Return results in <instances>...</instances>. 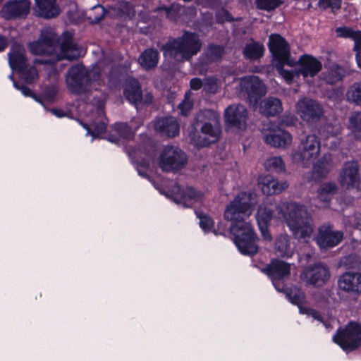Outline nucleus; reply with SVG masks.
<instances>
[{"mask_svg": "<svg viewBox=\"0 0 361 361\" xmlns=\"http://www.w3.org/2000/svg\"><path fill=\"white\" fill-rule=\"evenodd\" d=\"M255 192H241L226 207L224 217L233 222L231 231L239 251L243 255H252L257 252V237L249 222L245 218L250 216L257 204Z\"/></svg>", "mask_w": 361, "mask_h": 361, "instance_id": "1", "label": "nucleus"}, {"mask_svg": "<svg viewBox=\"0 0 361 361\" xmlns=\"http://www.w3.org/2000/svg\"><path fill=\"white\" fill-rule=\"evenodd\" d=\"M278 212L279 218H283L295 239L307 243L313 233L312 219L307 208L296 202H281L274 205L264 202L259 206L256 219L258 224L268 225L273 217L274 209Z\"/></svg>", "mask_w": 361, "mask_h": 361, "instance_id": "2", "label": "nucleus"}, {"mask_svg": "<svg viewBox=\"0 0 361 361\" xmlns=\"http://www.w3.org/2000/svg\"><path fill=\"white\" fill-rule=\"evenodd\" d=\"M28 49L35 55L50 56L49 61L36 59L35 63H54L63 59L73 61L79 58L81 54V50L74 43L71 34L64 32L59 37L50 27L42 30L38 40L29 43Z\"/></svg>", "mask_w": 361, "mask_h": 361, "instance_id": "3", "label": "nucleus"}, {"mask_svg": "<svg viewBox=\"0 0 361 361\" xmlns=\"http://www.w3.org/2000/svg\"><path fill=\"white\" fill-rule=\"evenodd\" d=\"M202 42L194 33L185 32L180 37L169 41L162 47L164 55L178 61L190 60L201 49Z\"/></svg>", "mask_w": 361, "mask_h": 361, "instance_id": "4", "label": "nucleus"}, {"mask_svg": "<svg viewBox=\"0 0 361 361\" xmlns=\"http://www.w3.org/2000/svg\"><path fill=\"white\" fill-rule=\"evenodd\" d=\"M102 63L99 62L90 71H86L83 66L76 65L69 69L66 74V84L68 90L75 94H80L88 91L87 84L101 79L105 71H101Z\"/></svg>", "mask_w": 361, "mask_h": 361, "instance_id": "5", "label": "nucleus"}, {"mask_svg": "<svg viewBox=\"0 0 361 361\" xmlns=\"http://www.w3.org/2000/svg\"><path fill=\"white\" fill-rule=\"evenodd\" d=\"M194 128L204 135L202 140H197V145L206 146L215 142L221 133L219 114L209 109L200 111L195 116Z\"/></svg>", "mask_w": 361, "mask_h": 361, "instance_id": "6", "label": "nucleus"}, {"mask_svg": "<svg viewBox=\"0 0 361 361\" xmlns=\"http://www.w3.org/2000/svg\"><path fill=\"white\" fill-rule=\"evenodd\" d=\"M269 48L274 59L279 61L276 66L279 73L288 82L290 83L294 79L292 71H287L283 68L284 64L293 66L295 62L290 58V47L288 43L278 34H272L269 39Z\"/></svg>", "mask_w": 361, "mask_h": 361, "instance_id": "7", "label": "nucleus"}, {"mask_svg": "<svg viewBox=\"0 0 361 361\" xmlns=\"http://www.w3.org/2000/svg\"><path fill=\"white\" fill-rule=\"evenodd\" d=\"M333 341L346 351L357 348L361 345V324L349 322L345 328L337 331Z\"/></svg>", "mask_w": 361, "mask_h": 361, "instance_id": "8", "label": "nucleus"}, {"mask_svg": "<svg viewBox=\"0 0 361 361\" xmlns=\"http://www.w3.org/2000/svg\"><path fill=\"white\" fill-rule=\"evenodd\" d=\"M188 161L185 153L176 146H166L161 152L158 165L164 171L175 172L183 169Z\"/></svg>", "mask_w": 361, "mask_h": 361, "instance_id": "9", "label": "nucleus"}, {"mask_svg": "<svg viewBox=\"0 0 361 361\" xmlns=\"http://www.w3.org/2000/svg\"><path fill=\"white\" fill-rule=\"evenodd\" d=\"M320 152V142L314 135H308L300 140L298 151L292 153L293 161L310 164L314 160Z\"/></svg>", "mask_w": 361, "mask_h": 361, "instance_id": "10", "label": "nucleus"}, {"mask_svg": "<svg viewBox=\"0 0 361 361\" xmlns=\"http://www.w3.org/2000/svg\"><path fill=\"white\" fill-rule=\"evenodd\" d=\"M329 267L324 263H317L307 267L300 274V279L307 285L321 287L330 278Z\"/></svg>", "mask_w": 361, "mask_h": 361, "instance_id": "11", "label": "nucleus"}, {"mask_svg": "<svg viewBox=\"0 0 361 361\" xmlns=\"http://www.w3.org/2000/svg\"><path fill=\"white\" fill-rule=\"evenodd\" d=\"M338 180L343 188H356L361 191V175L358 163L353 160L345 162L340 171Z\"/></svg>", "mask_w": 361, "mask_h": 361, "instance_id": "12", "label": "nucleus"}, {"mask_svg": "<svg viewBox=\"0 0 361 361\" xmlns=\"http://www.w3.org/2000/svg\"><path fill=\"white\" fill-rule=\"evenodd\" d=\"M30 9L28 0H11L1 8V16L6 20L25 18Z\"/></svg>", "mask_w": 361, "mask_h": 361, "instance_id": "13", "label": "nucleus"}, {"mask_svg": "<svg viewBox=\"0 0 361 361\" xmlns=\"http://www.w3.org/2000/svg\"><path fill=\"white\" fill-rule=\"evenodd\" d=\"M297 114L307 122L316 121L322 114L321 106L314 100L309 98H302L296 104Z\"/></svg>", "mask_w": 361, "mask_h": 361, "instance_id": "14", "label": "nucleus"}, {"mask_svg": "<svg viewBox=\"0 0 361 361\" xmlns=\"http://www.w3.org/2000/svg\"><path fill=\"white\" fill-rule=\"evenodd\" d=\"M241 91H244L250 99L257 101L266 94L265 85L257 76H246L240 79Z\"/></svg>", "mask_w": 361, "mask_h": 361, "instance_id": "15", "label": "nucleus"}, {"mask_svg": "<svg viewBox=\"0 0 361 361\" xmlns=\"http://www.w3.org/2000/svg\"><path fill=\"white\" fill-rule=\"evenodd\" d=\"M339 290L352 295L361 293V273L347 271L338 279Z\"/></svg>", "mask_w": 361, "mask_h": 361, "instance_id": "16", "label": "nucleus"}, {"mask_svg": "<svg viewBox=\"0 0 361 361\" xmlns=\"http://www.w3.org/2000/svg\"><path fill=\"white\" fill-rule=\"evenodd\" d=\"M227 123L238 129H245L247 119L246 108L240 104H233L228 106L224 112Z\"/></svg>", "mask_w": 361, "mask_h": 361, "instance_id": "17", "label": "nucleus"}, {"mask_svg": "<svg viewBox=\"0 0 361 361\" xmlns=\"http://www.w3.org/2000/svg\"><path fill=\"white\" fill-rule=\"evenodd\" d=\"M343 238L341 231L334 230L331 226L323 225L319 228L317 243L321 248L331 247L337 245Z\"/></svg>", "mask_w": 361, "mask_h": 361, "instance_id": "18", "label": "nucleus"}, {"mask_svg": "<svg viewBox=\"0 0 361 361\" xmlns=\"http://www.w3.org/2000/svg\"><path fill=\"white\" fill-rule=\"evenodd\" d=\"M258 185L262 192L267 195L279 194L289 186L286 180L279 181L269 175L259 176Z\"/></svg>", "mask_w": 361, "mask_h": 361, "instance_id": "19", "label": "nucleus"}, {"mask_svg": "<svg viewBox=\"0 0 361 361\" xmlns=\"http://www.w3.org/2000/svg\"><path fill=\"white\" fill-rule=\"evenodd\" d=\"M299 68L297 72H293L294 77L302 75L304 78L314 77L322 69V65L319 61L311 56L304 55L298 61Z\"/></svg>", "mask_w": 361, "mask_h": 361, "instance_id": "20", "label": "nucleus"}, {"mask_svg": "<svg viewBox=\"0 0 361 361\" xmlns=\"http://www.w3.org/2000/svg\"><path fill=\"white\" fill-rule=\"evenodd\" d=\"M172 192L176 194L175 200L183 204L185 207H190L195 202L200 200L202 194L195 191L192 188L187 187L181 189L178 185H174Z\"/></svg>", "mask_w": 361, "mask_h": 361, "instance_id": "21", "label": "nucleus"}, {"mask_svg": "<svg viewBox=\"0 0 361 361\" xmlns=\"http://www.w3.org/2000/svg\"><path fill=\"white\" fill-rule=\"evenodd\" d=\"M35 11L37 15L44 18H52L60 13V8L56 0H35Z\"/></svg>", "mask_w": 361, "mask_h": 361, "instance_id": "22", "label": "nucleus"}, {"mask_svg": "<svg viewBox=\"0 0 361 361\" xmlns=\"http://www.w3.org/2000/svg\"><path fill=\"white\" fill-rule=\"evenodd\" d=\"M265 142L274 147H285L291 144L292 136L289 133L277 128L270 131L265 136Z\"/></svg>", "mask_w": 361, "mask_h": 361, "instance_id": "23", "label": "nucleus"}, {"mask_svg": "<svg viewBox=\"0 0 361 361\" xmlns=\"http://www.w3.org/2000/svg\"><path fill=\"white\" fill-rule=\"evenodd\" d=\"M154 128L160 134L171 137L176 136L179 133V125L176 119L171 116L157 120Z\"/></svg>", "mask_w": 361, "mask_h": 361, "instance_id": "24", "label": "nucleus"}, {"mask_svg": "<svg viewBox=\"0 0 361 361\" xmlns=\"http://www.w3.org/2000/svg\"><path fill=\"white\" fill-rule=\"evenodd\" d=\"M8 61L11 68L23 71L27 66V59L25 56V49L19 44H15L12 46L11 51L8 53Z\"/></svg>", "mask_w": 361, "mask_h": 361, "instance_id": "25", "label": "nucleus"}, {"mask_svg": "<svg viewBox=\"0 0 361 361\" xmlns=\"http://www.w3.org/2000/svg\"><path fill=\"white\" fill-rule=\"evenodd\" d=\"M286 296L292 303L298 305L300 312L309 314L314 319L323 322L322 317L319 315V314L317 312H315L313 310L303 308L300 306V305L305 300V295L300 289L298 288H293L286 293Z\"/></svg>", "mask_w": 361, "mask_h": 361, "instance_id": "26", "label": "nucleus"}, {"mask_svg": "<svg viewBox=\"0 0 361 361\" xmlns=\"http://www.w3.org/2000/svg\"><path fill=\"white\" fill-rule=\"evenodd\" d=\"M269 275L273 280H280L290 273V264L281 260H274L268 267Z\"/></svg>", "mask_w": 361, "mask_h": 361, "instance_id": "27", "label": "nucleus"}, {"mask_svg": "<svg viewBox=\"0 0 361 361\" xmlns=\"http://www.w3.org/2000/svg\"><path fill=\"white\" fill-rule=\"evenodd\" d=\"M341 131V126L340 123L337 121H334V123H327L320 130V133L324 138L328 139L332 137V142L329 144L326 143V145L330 148H335L338 144V140L336 138V136Z\"/></svg>", "mask_w": 361, "mask_h": 361, "instance_id": "28", "label": "nucleus"}, {"mask_svg": "<svg viewBox=\"0 0 361 361\" xmlns=\"http://www.w3.org/2000/svg\"><path fill=\"white\" fill-rule=\"evenodd\" d=\"M124 94L131 103H137L142 99V91L137 80L130 78L126 80Z\"/></svg>", "mask_w": 361, "mask_h": 361, "instance_id": "29", "label": "nucleus"}, {"mask_svg": "<svg viewBox=\"0 0 361 361\" xmlns=\"http://www.w3.org/2000/svg\"><path fill=\"white\" fill-rule=\"evenodd\" d=\"M260 112L266 116H275L282 111L281 102L275 97H269L262 102Z\"/></svg>", "mask_w": 361, "mask_h": 361, "instance_id": "30", "label": "nucleus"}, {"mask_svg": "<svg viewBox=\"0 0 361 361\" xmlns=\"http://www.w3.org/2000/svg\"><path fill=\"white\" fill-rule=\"evenodd\" d=\"M332 168V158L329 154H325L320 158L313 166V175L316 178H322L326 176Z\"/></svg>", "mask_w": 361, "mask_h": 361, "instance_id": "31", "label": "nucleus"}, {"mask_svg": "<svg viewBox=\"0 0 361 361\" xmlns=\"http://www.w3.org/2000/svg\"><path fill=\"white\" fill-rule=\"evenodd\" d=\"M159 61V53L154 49H147L140 56L138 61L145 69L154 68Z\"/></svg>", "mask_w": 361, "mask_h": 361, "instance_id": "32", "label": "nucleus"}, {"mask_svg": "<svg viewBox=\"0 0 361 361\" xmlns=\"http://www.w3.org/2000/svg\"><path fill=\"white\" fill-rule=\"evenodd\" d=\"M276 252L281 257H290L294 252V247L290 243V238L287 235H280L276 242Z\"/></svg>", "mask_w": 361, "mask_h": 361, "instance_id": "33", "label": "nucleus"}, {"mask_svg": "<svg viewBox=\"0 0 361 361\" xmlns=\"http://www.w3.org/2000/svg\"><path fill=\"white\" fill-rule=\"evenodd\" d=\"M337 190L336 185L333 183H324L322 184L317 190V198L326 204L331 197L336 193Z\"/></svg>", "mask_w": 361, "mask_h": 361, "instance_id": "34", "label": "nucleus"}, {"mask_svg": "<svg viewBox=\"0 0 361 361\" xmlns=\"http://www.w3.org/2000/svg\"><path fill=\"white\" fill-rule=\"evenodd\" d=\"M264 51L262 44L252 41L246 44L243 49V54L247 59L255 60L263 55Z\"/></svg>", "mask_w": 361, "mask_h": 361, "instance_id": "35", "label": "nucleus"}, {"mask_svg": "<svg viewBox=\"0 0 361 361\" xmlns=\"http://www.w3.org/2000/svg\"><path fill=\"white\" fill-rule=\"evenodd\" d=\"M343 68L338 64H333L329 67L324 75V80L329 84H335L344 77Z\"/></svg>", "mask_w": 361, "mask_h": 361, "instance_id": "36", "label": "nucleus"}, {"mask_svg": "<svg viewBox=\"0 0 361 361\" xmlns=\"http://www.w3.org/2000/svg\"><path fill=\"white\" fill-rule=\"evenodd\" d=\"M113 134L110 135V141L116 142V138H113L114 136H118L119 138L130 139L133 135V132L126 123H116L113 126Z\"/></svg>", "mask_w": 361, "mask_h": 361, "instance_id": "37", "label": "nucleus"}, {"mask_svg": "<svg viewBox=\"0 0 361 361\" xmlns=\"http://www.w3.org/2000/svg\"><path fill=\"white\" fill-rule=\"evenodd\" d=\"M264 166L267 171H270L282 173L286 171L285 164L280 157H273L268 159L264 164Z\"/></svg>", "mask_w": 361, "mask_h": 361, "instance_id": "38", "label": "nucleus"}, {"mask_svg": "<svg viewBox=\"0 0 361 361\" xmlns=\"http://www.w3.org/2000/svg\"><path fill=\"white\" fill-rule=\"evenodd\" d=\"M346 96L349 101L361 105V81L353 83L348 88Z\"/></svg>", "mask_w": 361, "mask_h": 361, "instance_id": "39", "label": "nucleus"}, {"mask_svg": "<svg viewBox=\"0 0 361 361\" xmlns=\"http://www.w3.org/2000/svg\"><path fill=\"white\" fill-rule=\"evenodd\" d=\"M348 128L356 137H361V112H355L350 116Z\"/></svg>", "mask_w": 361, "mask_h": 361, "instance_id": "40", "label": "nucleus"}, {"mask_svg": "<svg viewBox=\"0 0 361 361\" xmlns=\"http://www.w3.org/2000/svg\"><path fill=\"white\" fill-rule=\"evenodd\" d=\"M223 47L217 45H210L207 48L205 56L207 62H213L219 59L223 54Z\"/></svg>", "mask_w": 361, "mask_h": 361, "instance_id": "41", "label": "nucleus"}, {"mask_svg": "<svg viewBox=\"0 0 361 361\" xmlns=\"http://www.w3.org/2000/svg\"><path fill=\"white\" fill-rule=\"evenodd\" d=\"M340 264L347 269H354L360 266L361 261L357 255L352 254L343 257L341 259Z\"/></svg>", "mask_w": 361, "mask_h": 361, "instance_id": "42", "label": "nucleus"}, {"mask_svg": "<svg viewBox=\"0 0 361 361\" xmlns=\"http://www.w3.org/2000/svg\"><path fill=\"white\" fill-rule=\"evenodd\" d=\"M344 224L346 226L361 231V214L355 213L353 215L346 216L344 219Z\"/></svg>", "mask_w": 361, "mask_h": 361, "instance_id": "43", "label": "nucleus"}, {"mask_svg": "<svg viewBox=\"0 0 361 361\" xmlns=\"http://www.w3.org/2000/svg\"><path fill=\"white\" fill-rule=\"evenodd\" d=\"M219 87V82L214 78H208L204 80V90L207 93L215 94Z\"/></svg>", "mask_w": 361, "mask_h": 361, "instance_id": "44", "label": "nucleus"}, {"mask_svg": "<svg viewBox=\"0 0 361 361\" xmlns=\"http://www.w3.org/2000/svg\"><path fill=\"white\" fill-rule=\"evenodd\" d=\"M104 13V8L100 5H97L92 8V11L89 14L88 18L92 23H97L103 18Z\"/></svg>", "mask_w": 361, "mask_h": 361, "instance_id": "45", "label": "nucleus"}, {"mask_svg": "<svg viewBox=\"0 0 361 361\" xmlns=\"http://www.w3.org/2000/svg\"><path fill=\"white\" fill-rule=\"evenodd\" d=\"M256 2L259 8L268 11L275 9L281 4L280 0H257Z\"/></svg>", "mask_w": 361, "mask_h": 361, "instance_id": "46", "label": "nucleus"}, {"mask_svg": "<svg viewBox=\"0 0 361 361\" xmlns=\"http://www.w3.org/2000/svg\"><path fill=\"white\" fill-rule=\"evenodd\" d=\"M341 0H319V6L322 9H331L333 12L341 8Z\"/></svg>", "mask_w": 361, "mask_h": 361, "instance_id": "47", "label": "nucleus"}, {"mask_svg": "<svg viewBox=\"0 0 361 361\" xmlns=\"http://www.w3.org/2000/svg\"><path fill=\"white\" fill-rule=\"evenodd\" d=\"M20 72L22 73V75L24 78V79L27 82H32L35 81L38 78V73L37 71L35 68L31 67L30 68H27V65L26 66V68L23 71H20Z\"/></svg>", "mask_w": 361, "mask_h": 361, "instance_id": "48", "label": "nucleus"}, {"mask_svg": "<svg viewBox=\"0 0 361 361\" xmlns=\"http://www.w3.org/2000/svg\"><path fill=\"white\" fill-rule=\"evenodd\" d=\"M85 128L87 130L88 133L92 135L94 137L98 136L106 130V123L103 121L98 123H93L92 126V129L85 126Z\"/></svg>", "mask_w": 361, "mask_h": 361, "instance_id": "49", "label": "nucleus"}, {"mask_svg": "<svg viewBox=\"0 0 361 361\" xmlns=\"http://www.w3.org/2000/svg\"><path fill=\"white\" fill-rule=\"evenodd\" d=\"M200 219V226L205 231H209L213 226V221L209 216L207 215L198 214Z\"/></svg>", "mask_w": 361, "mask_h": 361, "instance_id": "50", "label": "nucleus"}, {"mask_svg": "<svg viewBox=\"0 0 361 361\" xmlns=\"http://www.w3.org/2000/svg\"><path fill=\"white\" fill-rule=\"evenodd\" d=\"M356 30H353V29L343 26L339 27L336 29V33L337 36L340 37H348L352 39Z\"/></svg>", "mask_w": 361, "mask_h": 361, "instance_id": "51", "label": "nucleus"}, {"mask_svg": "<svg viewBox=\"0 0 361 361\" xmlns=\"http://www.w3.org/2000/svg\"><path fill=\"white\" fill-rule=\"evenodd\" d=\"M192 102L189 98H185L179 105L178 109L180 111V114L183 116H186L188 113L192 108Z\"/></svg>", "mask_w": 361, "mask_h": 361, "instance_id": "52", "label": "nucleus"}, {"mask_svg": "<svg viewBox=\"0 0 361 361\" xmlns=\"http://www.w3.org/2000/svg\"><path fill=\"white\" fill-rule=\"evenodd\" d=\"M13 85L16 89L19 90L23 95H25L26 97H32L36 101L40 102V101L39 99H37V97L33 94L30 88H28L27 87H26L25 85H19L16 82H13Z\"/></svg>", "mask_w": 361, "mask_h": 361, "instance_id": "53", "label": "nucleus"}, {"mask_svg": "<svg viewBox=\"0 0 361 361\" xmlns=\"http://www.w3.org/2000/svg\"><path fill=\"white\" fill-rule=\"evenodd\" d=\"M58 92V89L56 86L52 85L50 87H46L44 91V96L49 100H52L56 96Z\"/></svg>", "mask_w": 361, "mask_h": 361, "instance_id": "54", "label": "nucleus"}, {"mask_svg": "<svg viewBox=\"0 0 361 361\" xmlns=\"http://www.w3.org/2000/svg\"><path fill=\"white\" fill-rule=\"evenodd\" d=\"M190 85L192 90H198L201 87H204V82L200 78H195L190 80Z\"/></svg>", "mask_w": 361, "mask_h": 361, "instance_id": "55", "label": "nucleus"}, {"mask_svg": "<svg viewBox=\"0 0 361 361\" xmlns=\"http://www.w3.org/2000/svg\"><path fill=\"white\" fill-rule=\"evenodd\" d=\"M355 42V49L358 51L361 50V31L356 30L355 35L352 37Z\"/></svg>", "mask_w": 361, "mask_h": 361, "instance_id": "56", "label": "nucleus"}, {"mask_svg": "<svg viewBox=\"0 0 361 361\" xmlns=\"http://www.w3.org/2000/svg\"><path fill=\"white\" fill-rule=\"evenodd\" d=\"M258 226L261 231L262 235L263 238L265 240L270 241L271 240V235H270V233L268 231V229H267L268 225L258 224Z\"/></svg>", "mask_w": 361, "mask_h": 361, "instance_id": "57", "label": "nucleus"}, {"mask_svg": "<svg viewBox=\"0 0 361 361\" xmlns=\"http://www.w3.org/2000/svg\"><path fill=\"white\" fill-rule=\"evenodd\" d=\"M7 46L8 39L4 36L0 35V51L4 50Z\"/></svg>", "mask_w": 361, "mask_h": 361, "instance_id": "58", "label": "nucleus"}, {"mask_svg": "<svg viewBox=\"0 0 361 361\" xmlns=\"http://www.w3.org/2000/svg\"><path fill=\"white\" fill-rule=\"evenodd\" d=\"M223 16L225 20H230V18H229V14L228 13L227 11L226 10H221L218 12L217 13V18L219 20H221V19H220V16Z\"/></svg>", "mask_w": 361, "mask_h": 361, "instance_id": "59", "label": "nucleus"}, {"mask_svg": "<svg viewBox=\"0 0 361 361\" xmlns=\"http://www.w3.org/2000/svg\"><path fill=\"white\" fill-rule=\"evenodd\" d=\"M273 283L277 290L281 292H283L284 290L283 285L280 282L279 280H273Z\"/></svg>", "mask_w": 361, "mask_h": 361, "instance_id": "60", "label": "nucleus"}, {"mask_svg": "<svg viewBox=\"0 0 361 361\" xmlns=\"http://www.w3.org/2000/svg\"><path fill=\"white\" fill-rule=\"evenodd\" d=\"M51 113L58 117H63L65 116L63 111L61 109H52Z\"/></svg>", "mask_w": 361, "mask_h": 361, "instance_id": "61", "label": "nucleus"}, {"mask_svg": "<svg viewBox=\"0 0 361 361\" xmlns=\"http://www.w3.org/2000/svg\"><path fill=\"white\" fill-rule=\"evenodd\" d=\"M336 323L334 319H331L326 322V324H324L327 329H331L333 328L334 324Z\"/></svg>", "mask_w": 361, "mask_h": 361, "instance_id": "62", "label": "nucleus"}, {"mask_svg": "<svg viewBox=\"0 0 361 361\" xmlns=\"http://www.w3.org/2000/svg\"><path fill=\"white\" fill-rule=\"evenodd\" d=\"M356 60L358 67L361 69V51H357Z\"/></svg>", "mask_w": 361, "mask_h": 361, "instance_id": "63", "label": "nucleus"}, {"mask_svg": "<svg viewBox=\"0 0 361 361\" xmlns=\"http://www.w3.org/2000/svg\"><path fill=\"white\" fill-rule=\"evenodd\" d=\"M2 0H0V3L1 2Z\"/></svg>", "mask_w": 361, "mask_h": 361, "instance_id": "64", "label": "nucleus"}]
</instances>
